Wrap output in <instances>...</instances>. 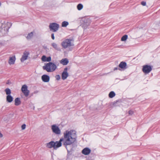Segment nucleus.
<instances>
[{
  "instance_id": "6",
  "label": "nucleus",
  "mask_w": 160,
  "mask_h": 160,
  "mask_svg": "<svg viewBox=\"0 0 160 160\" xmlns=\"http://www.w3.org/2000/svg\"><path fill=\"white\" fill-rule=\"evenodd\" d=\"M51 129L52 132L55 134L59 135L61 133V131L58 126L56 124H54L51 126Z\"/></svg>"
},
{
  "instance_id": "40",
  "label": "nucleus",
  "mask_w": 160,
  "mask_h": 160,
  "mask_svg": "<svg viewBox=\"0 0 160 160\" xmlns=\"http://www.w3.org/2000/svg\"><path fill=\"white\" fill-rule=\"evenodd\" d=\"M1 2H0V6H1Z\"/></svg>"
},
{
  "instance_id": "37",
  "label": "nucleus",
  "mask_w": 160,
  "mask_h": 160,
  "mask_svg": "<svg viewBox=\"0 0 160 160\" xmlns=\"http://www.w3.org/2000/svg\"><path fill=\"white\" fill-rule=\"evenodd\" d=\"M3 44L2 42H0V45H3Z\"/></svg>"
},
{
  "instance_id": "29",
  "label": "nucleus",
  "mask_w": 160,
  "mask_h": 160,
  "mask_svg": "<svg viewBox=\"0 0 160 160\" xmlns=\"http://www.w3.org/2000/svg\"><path fill=\"white\" fill-rule=\"evenodd\" d=\"M134 113L133 111L132 110H130L128 111V114L130 115H132Z\"/></svg>"
},
{
  "instance_id": "3",
  "label": "nucleus",
  "mask_w": 160,
  "mask_h": 160,
  "mask_svg": "<svg viewBox=\"0 0 160 160\" xmlns=\"http://www.w3.org/2000/svg\"><path fill=\"white\" fill-rule=\"evenodd\" d=\"M12 26V23L11 22L4 21L1 24L0 27V29L4 31L5 33L8 34L9 32V29Z\"/></svg>"
},
{
  "instance_id": "15",
  "label": "nucleus",
  "mask_w": 160,
  "mask_h": 160,
  "mask_svg": "<svg viewBox=\"0 0 160 160\" xmlns=\"http://www.w3.org/2000/svg\"><path fill=\"white\" fill-rule=\"evenodd\" d=\"M68 76V72H62L61 75L62 79L63 80H65L67 78Z\"/></svg>"
},
{
  "instance_id": "16",
  "label": "nucleus",
  "mask_w": 160,
  "mask_h": 160,
  "mask_svg": "<svg viewBox=\"0 0 160 160\" xmlns=\"http://www.w3.org/2000/svg\"><path fill=\"white\" fill-rule=\"evenodd\" d=\"M16 60V58L15 56L10 57L8 61V63L10 64H13L14 63Z\"/></svg>"
},
{
  "instance_id": "13",
  "label": "nucleus",
  "mask_w": 160,
  "mask_h": 160,
  "mask_svg": "<svg viewBox=\"0 0 160 160\" xmlns=\"http://www.w3.org/2000/svg\"><path fill=\"white\" fill-rule=\"evenodd\" d=\"M91 149L88 147L84 148L82 151V153L85 155H88L91 152Z\"/></svg>"
},
{
  "instance_id": "38",
  "label": "nucleus",
  "mask_w": 160,
  "mask_h": 160,
  "mask_svg": "<svg viewBox=\"0 0 160 160\" xmlns=\"http://www.w3.org/2000/svg\"><path fill=\"white\" fill-rule=\"evenodd\" d=\"M109 73H105L104 74H103V75H105V74H108Z\"/></svg>"
},
{
  "instance_id": "9",
  "label": "nucleus",
  "mask_w": 160,
  "mask_h": 160,
  "mask_svg": "<svg viewBox=\"0 0 160 160\" xmlns=\"http://www.w3.org/2000/svg\"><path fill=\"white\" fill-rule=\"evenodd\" d=\"M21 90L26 97L28 96L30 91L29 90H28V87L26 85L24 84L22 86Z\"/></svg>"
},
{
  "instance_id": "25",
  "label": "nucleus",
  "mask_w": 160,
  "mask_h": 160,
  "mask_svg": "<svg viewBox=\"0 0 160 160\" xmlns=\"http://www.w3.org/2000/svg\"><path fill=\"white\" fill-rule=\"evenodd\" d=\"M118 102H120V101L119 100H117L115 101H114L112 102V105L114 106H119V105L117 104V103Z\"/></svg>"
},
{
  "instance_id": "14",
  "label": "nucleus",
  "mask_w": 160,
  "mask_h": 160,
  "mask_svg": "<svg viewBox=\"0 0 160 160\" xmlns=\"http://www.w3.org/2000/svg\"><path fill=\"white\" fill-rule=\"evenodd\" d=\"M60 62L63 65H66L68 63L69 60L67 58H63L60 61Z\"/></svg>"
},
{
  "instance_id": "27",
  "label": "nucleus",
  "mask_w": 160,
  "mask_h": 160,
  "mask_svg": "<svg viewBox=\"0 0 160 160\" xmlns=\"http://www.w3.org/2000/svg\"><path fill=\"white\" fill-rule=\"evenodd\" d=\"M47 57L45 55H43L41 58L42 60L44 62H46Z\"/></svg>"
},
{
  "instance_id": "31",
  "label": "nucleus",
  "mask_w": 160,
  "mask_h": 160,
  "mask_svg": "<svg viewBox=\"0 0 160 160\" xmlns=\"http://www.w3.org/2000/svg\"><path fill=\"white\" fill-rule=\"evenodd\" d=\"M56 78L57 80H59L60 79L61 77L59 75H56Z\"/></svg>"
},
{
  "instance_id": "4",
  "label": "nucleus",
  "mask_w": 160,
  "mask_h": 160,
  "mask_svg": "<svg viewBox=\"0 0 160 160\" xmlns=\"http://www.w3.org/2000/svg\"><path fill=\"white\" fill-rule=\"evenodd\" d=\"M91 22L90 19L87 17H84L82 18L81 23L84 28H86Z\"/></svg>"
},
{
  "instance_id": "35",
  "label": "nucleus",
  "mask_w": 160,
  "mask_h": 160,
  "mask_svg": "<svg viewBox=\"0 0 160 160\" xmlns=\"http://www.w3.org/2000/svg\"><path fill=\"white\" fill-rule=\"evenodd\" d=\"M3 137V135L2 134L1 132H0V138H2Z\"/></svg>"
},
{
  "instance_id": "21",
  "label": "nucleus",
  "mask_w": 160,
  "mask_h": 160,
  "mask_svg": "<svg viewBox=\"0 0 160 160\" xmlns=\"http://www.w3.org/2000/svg\"><path fill=\"white\" fill-rule=\"evenodd\" d=\"M115 93L114 91H111L109 94V97L110 98H112L115 96Z\"/></svg>"
},
{
  "instance_id": "24",
  "label": "nucleus",
  "mask_w": 160,
  "mask_h": 160,
  "mask_svg": "<svg viewBox=\"0 0 160 160\" xmlns=\"http://www.w3.org/2000/svg\"><path fill=\"white\" fill-rule=\"evenodd\" d=\"M83 8V5L81 3H79L77 6V8L78 9L79 11L82 9Z\"/></svg>"
},
{
  "instance_id": "5",
  "label": "nucleus",
  "mask_w": 160,
  "mask_h": 160,
  "mask_svg": "<svg viewBox=\"0 0 160 160\" xmlns=\"http://www.w3.org/2000/svg\"><path fill=\"white\" fill-rule=\"evenodd\" d=\"M72 41V39L71 38L65 39L61 43L62 47L64 48H66L68 47L73 46L74 44L71 42Z\"/></svg>"
},
{
  "instance_id": "28",
  "label": "nucleus",
  "mask_w": 160,
  "mask_h": 160,
  "mask_svg": "<svg viewBox=\"0 0 160 160\" xmlns=\"http://www.w3.org/2000/svg\"><path fill=\"white\" fill-rule=\"evenodd\" d=\"M32 35H33V32H32L30 33H29L27 37V38H31L32 36Z\"/></svg>"
},
{
  "instance_id": "8",
  "label": "nucleus",
  "mask_w": 160,
  "mask_h": 160,
  "mask_svg": "<svg viewBox=\"0 0 160 160\" xmlns=\"http://www.w3.org/2000/svg\"><path fill=\"white\" fill-rule=\"evenodd\" d=\"M49 28L50 31L55 32L58 29L59 24L56 22L51 23L49 25Z\"/></svg>"
},
{
  "instance_id": "33",
  "label": "nucleus",
  "mask_w": 160,
  "mask_h": 160,
  "mask_svg": "<svg viewBox=\"0 0 160 160\" xmlns=\"http://www.w3.org/2000/svg\"><path fill=\"white\" fill-rule=\"evenodd\" d=\"M68 68L67 67H66L65 68H64V71H63V72H67V70H68Z\"/></svg>"
},
{
  "instance_id": "36",
  "label": "nucleus",
  "mask_w": 160,
  "mask_h": 160,
  "mask_svg": "<svg viewBox=\"0 0 160 160\" xmlns=\"http://www.w3.org/2000/svg\"><path fill=\"white\" fill-rule=\"evenodd\" d=\"M118 67H115L113 69L114 71H115L116 70H117L118 69Z\"/></svg>"
},
{
  "instance_id": "18",
  "label": "nucleus",
  "mask_w": 160,
  "mask_h": 160,
  "mask_svg": "<svg viewBox=\"0 0 160 160\" xmlns=\"http://www.w3.org/2000/svg\"><path fill=\"white\" fill-rule=\"evenodd\" d=\"M14 104L16 106L19 105L21 103V101L20 98H17L15 99Z\"/></svg>"
},
{
  "instance_id": "1",
  "label": "nucleus",
  "mask_w": 160,
  "mask_h": 160,
  "mask_svg": "<svg viewBox=\"0 0 160 160\" xmlns=\"http://www.w3.org/2000/svg\"><path fill=\"white\" fill-rule=\"evenodd\" d=\"M77 136L76 131L73 130L70 131L66 130L63 133V136L61 138L59 141L54 142L51 141L46 144V147L49 148H53L57 150L58 148L63 145L67 150L68 154L70 153L76 148L77 147L76 142Z\"/></svg>"
},
{
  "instance_id": "26",
  "label": "nucleus",
  "mask_w": 160,
  "mask_h": 160,
  "mask_svg": "<svg viewBox=\"0 0 160 160\" xmlns=\"http://www.w3.org/2000/svg\"><path fill=\"white\" fill-rule=\"evenodd\" d=\"M52 60V58L51 56H49L46 57V62H50Z\"/></svg>"
},
{
  "instance_id": "22",
  "label": "nucleus",
  "mask_w": 160,
  "mask_h": 160,
  "mask_svg": "<svg viewBox=\"0 0 160 160\" xmlns=\"http://www.w3.org/2000/svg\"><path fill=\"white\" fill-rule=\"evenodd\" d=\"M69 24V23L68 22L66 21H63L62 22V26L63 27H66Z\"/></svg>"
},
{
  "instance_id": "39",
  "label": "nucleus",
  "mask_w": 160,
  "mask_h": 160,
  "mask_svg": "<svg viewBox=\"0 0 160 160\" xmlns=\"http://www.w3.org/2000/svg\"><path fill=\"white\" fill-rule=\"evenodd\" d=\"M9 82H7V84H9Z\"/></svg>"
},
{
  "instance_id": "34",
  "label": "nucleus",
  "mask_w": 160,
  "mask_h": 160,
  "mask_svg": "<svg viewBox=\"0 0 160 160\" xmlns=\"http://www.w3.org/2000/svg\"><path fill=\"white\" fill-rule=\"evenodd\" d=\"M51 38L53 40H54L55 39V37L54 36V33H52L51 34Z\"/></svg>"
},
{
  "instance_id": "2",
  "label": "nucleus",
  "mask_w": 160,
  "mask_h": 160,
  "mask_svg": "<svg viewBox=\"0 0 160 160\" xmlns=\"http://www.w3.org/2000/svg\"><path fill=\"white\" fill-rule=\"evenodd\" d=\"M57 68V66L56 64L52 62L47 63L45 66L43 67V69L48 72H53Z\"/></svg>"
},
{
  "instance_id": "10",
  "label": "nucleus",
  "mask_w": 160,
  "mask_h": 160,
  "mask_svg": "<svg viewBox=\"0 0 160 160\" xmlns=\"http://www.w3.org/2000/svg\"><path fill=\"white\" fill-rule=\"evenodd\" d=\"M127 64L125 62H121L118 65L119 68L118 69L121 71L125 70L127 68Z\"/></svg>"
},
{
  "instance_id": "7",
  "label": "nucleus",
  "mask_w": 160,
  "mask_h": 160,
  "mask_svg": "<svg viewBox=\"0 0 160 160\" xmlns=\"http://www.w3.org/2000/svg\"><path fill=\"white\" fill-rule=\"evenodd\" d=\"M152 66L148 64L144 65L142 66V70L145 74L149 73L152 70Z\"/></svg>"
},
{
  "instance_id": "23",
  "label": "nucleus",
  "mask_w": 160,
  "mask_h": 160,
  "mask_svg": "<svg viewBox=\"0 0 160 160\" xmlns=\"http://www.w3.org/2000/svg\"><path fill=\"white\" fill-rule=\"evenodd\" d=\"M128 38V35L125 34L122 36L121 38V41H126Z\"/></svg>"
},
{
  "instance_id": "11",
  "label": "nucleus",
  "mask_w": 160,
  "mask_h": 160,
  "mask_svg": "<svg viewBox=\"0 0 160 160\" xmlns=\"http://www.w3.org/2000/svg\"><path fill=\"white\" fill-rule=\"evenodd\" d=\"M28 51H25L24 52L23 54L20 59L21 62H23L28 59V58L29 54Z\"/></svg>"
},
{
  "instance_id": "30",
  "label": "nucleus",
  "mask_w": 160,
  "mask_h": 160,
  "mask_svg": "<svg viewBox=\"0 0 160 160\" xmlns=\"http://www.w3.org/2000/svg\"><path fill=\"white\" fill-rule=\"evenodd\" d=\"M26 127V125L25 124H23L21 126L22 130H24Z\"/></svg>"
},
{
  "instance_id": "19",
  "label": "nucleus",
  "mask_w": 160,
  "mask_h": 160,
  "mask_svg": "<svg viewBox=\"0 0 160 160\" xmlns=\"http://www.w3.org/2000/svg\"><path fill=\"white\" fill-rule=\"evenodd\" d=\"M52 46L56 50L58 51L60 50V48L58 47L57 45L55 43L53 42L52 43Z\"/></svg>"
},
{
  "instance_id": "20",
  "label": "nucleus",
  "mask_w": 160,
  "mask_h": 160,
  "mask_svg": "<svg viewBox=\"0 0 160 160\" xmlns=\"http://www.w3.org/2000/svg\"><path fill=\"white\" fill-rule=\"evenodd\" d=\"M5 91L6 92V94L7 95H11V91L10 89L9 88H6L5 90Z\"/></svg>"
},
{
  "instance_id": "12",
  "label": "nucleus",
  "mask_w": 160,
  "mask_h": 160,
  "mask_svg": "<svg viewBox=\"0 0 160 160\" xmlns=\"http://www.w3.org/2000/svg\"><path fill=\"white\" fill-rule=\"evenodd\" d=\"M41 79L42 81L45 82H48L50 79L49 76L47 74H43L41 77Z\"/></svg>"
},
{
  "instance_id": "32",
  "label": "nucleus",
  "mask_w": 160,
  "mask_h": 160,
  "mask_svg": "<svg viewBox=\"0 0 160 160\" xmlns=\"http://www.w3.org/2000/svg\"><path fill=\"white\" fill-rule=\"evenodd\" d=\"M141 4L143 6H145L146 5V2L145 1H142L141 2Z\"/></svg>"
},
{
  "instance_id": "17",
  "label": "nucleus",
  "mask_w": 160,
  "mask_h": 160,
  "mask_svg": "<svg viewBox=\"0 0 160 160\" xmlns=\"http://www.w3.org/2000/svg\"><path fill=\"white\" fill-rule=\"evenodd\" d=\"M13 100V98L11 95H7L6 97V101L8 103H11Z\"/></svg>"
}]
</instances>
